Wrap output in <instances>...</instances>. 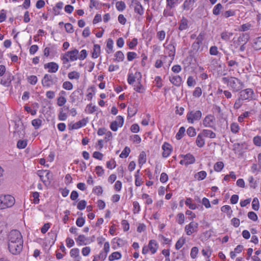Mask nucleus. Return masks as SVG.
Here are the masks:
<instances>
[{
    "instance_id": "f257e3e1",
    "label": "nucleus",
    "mask_w": 261,
    "mask_h": 261,
    "mask_svg": "<svg viewBox=\"0 0 261 261\" xmlns=\"http://www.w3.org/2000/svg\"><path fill=\"white\" fill-rule=\"evenodd\" d=\"M8 248L14 255L19 254L23 248V240L21 233L17 230L10 231L8 236Z\"/></svg>"
},
{
    "instance_id": "f03ea898",
    "label": "nucleus",
    "mask_w": 261,
    "mask_h": 261,
    "mask_svg": "<svg viewBox=\"0 0 261 261\" xmlns=\"http://www.w3.org/2000/svg\"><path fill=\"white\" fill-rule=\"evenodd\" d=\"M222 81L225 84H227V86L234 92H238L243 88V83L238 79L234 77L229 78L224 77L222 78Z\"/></svg>"
},
{
    "instance_id": "7ed1b4c3",
    "label": "nucleus",
    "mask_w": 261,
    "mask_h": 261,
    "mask_svg": "<svg viewBox=\"0 0 261 261\" xmlns=\"http://www.w3.org/2000/svg\"><path fill=\"white\" fill-rule=\"evenodd\" d=\"M15 202V198L10 195H0V210L11 207Z\"/></svg>"
},
{
    "instance_id": "20e7f679",
    "label": "nucleus",
    "mask_w": 261,
    "mask_h": 261,
    "mask_svg": "<svg viewBox=\"0 0 261 261\" xmlns=\"http://www.w3.org/2000/svg\"><path fill=\"white\" fill-rule=\"evenodd\" d=\"M79 51L76 49L67 51L61 59L63 61V64L65 66L69 61H74L78 59Z\"/></svg>"
},
{
    "instance_id": "39448f33",
    "label": "nucleus",
    "mask_w": 261,
    "mask_h": 261,
    "mask_svg": "<svg viewBox=\"0 0 261 261\" xmlns=\"http://www.w3.org/2000/svg\"><path fill=\"white\" fill-rule=\"evenodd\" d=\"M58 82V78L56 75L45 74L41 81L42 86L49 88L56 84Z\"/></svg>"
},
{
    "instance_id": "423d86ee",
    "label": "nucleus",
    "mask_w": 261,
    "mask_h": 261,
    "mask_svg": "<svg viewBox=\"0 0 261 261\" xmlns=\"http://www.w3.org/2000/svg\"><path fill=\"white\" fill-rule=\"evenodd\" d=\"M202 117V112L200 110L189 111L187 115L188 122L193 123L194 121L199 120Z\"/></svg>"
},
{
    "instance_id": "0eeeda50",
    "label": "nucleus",
    "mask_w": 261,
    "mask_h": 261,
    "mask_svg": "<svg viewBox=\"0 0 261 261\" xmlns=\"http://www.w3.org/2000/svg\"><path fill=\"white\" fill-rule=\"evenodd\" d=\"M239 96L243 100H251L255 99L254 91L251 88H247L241 91L239 93Z\"/></svg>"
},
{
    "instance_id": "6e6552de",
    "label": "nucleus",
    "mask_w": 261,
    "mask_h": 261,
    "mask_svg": "<svg viewBox=\"0 0 261 261\" xmlns=\"http://www.w3.org/2000/svg\"><path fill=\"white\" fill-rule=\"evenodd\" d=\"M232 146L233 150L241 155L249 149V145L246 142L234 143Z\"/></svg>"
},
{
    "instance_id": "1a4fd4ad",
    "label": "nucleus",
    "mask_w": 261,
    "mask_h": 261,
    "mask_svg": "<svg viewBox=\"0 0 261 261\" xmlns=\"http://www.w3.org/2000/svg\"><path fill=\"white\" fill-rule=\"evenodd\" d=\"M41 181L45 184H49L50 182L51 175L49 170H39L37 172Z\"/></svg>"
},
{
    "instance_id": "9d476101",
    "label": "nucleus",
    "mask_w": 261,
    "mask_h": 261,
    "mask_svg": "<svg viewBox=\"0 0 261 261\" xmlns=\"http://www.w3.org/2000/svg\"><path fill=\"white\" fill-rule=\"evenodd\" d=\"M198 223L195 221H192L188 225H186L185 230L188 236H190L198 231Z\"/></svg>"
},
{
    "instance_id": "9b49d317",
    "label": "nucleus",
    "mask_w": 261,
    "mask_h": 261,
    "mask_svg": "<svg viewBox=\"0 0 261 261\" xmlns=\"http://www.w3.org/2000/svg\"><path fill=\"white\" fill-rule=\"evenodd\" d=\"M142 79V75L140 72H136L134 74L129 73L127 77V82L130 85L135 84V82L136 83L137 82H139V81H141Z\"/></svg>"
},
{
    "instance_id": "f8f14e48",
    "label": "nucleus",
    "mask_w": 261,
    "mask_h": 261,
    "mask_svg": "<svg viewBox=\"0 0 261 261\" xmlns=\"http://www.w3.org/2000/svg\"><path fill=\"white\" fill-rule=\"evenodd\" d=\"M215 120L214 116L211 114L208 115L203 119L202 124L205 127L213 128Z\"/></svg>"
},
{
    "instance_id": "ddd939ff",
    "label": "nucleus",
    "mask_w": 261,
    "mask_h": 261,
    "mask_svg": "<svg viewBox=\"0 0 261 261\" xmlns=\"http://www.w3.org/2000/svg\"><path fill=\"white\" fill-rule=\"evenodd\" d=\"M124 122V120L122 117L118 116L116 117L115 121H113L110 125L111 129L114 132L118 129V127H122Z\"/></svg>"
},
{
    "instance_id": "4468645a",
    "label": "nucleus",
    "mask_w": 261,
    "mask_h": 261,
    "mask_svg": "<svg viewBox=\"0 0 261 261\" xmlns=\"http://www.w3.org/2000/svg\"><path fill=\"white\" fill-rule=\"evenodd\" d=\"M132 5L134 6L135 12L139 15L144 14V9L139 2L137 0H132Z\"/></svg>"
},
{
    "instance_id": "2eb2a0df",
    "label": "nucleus",
    "mask_w": 261,
    "mask_h": 261,
    "mask_svg": "<svg viewBox=\"0 0 261 261\" xmlns=\"http://www.w3.org/2000/svg\"><path fill=\"white\" fill-rule=\"evenodd\" d=\"M249 40V36L246 34H243L240 36L238 39L234 41L233 43L235 44L236 47L240 45L245 44Z\"/></svg>"
},
{
    "instance_id": "dca6fc26",
    "label": "nucleus",
    "mask_w": 261,
    "mask_h": 261,
    "mask_svg": "<svg viewBox=\"0 0 261 261\" xmlns=\"http://www.w3.org/2000/svg\"><path fill=\"white\" fill-rule=\"evenodd\" d=\"M45 69H48V72L49 73H56L59 69V65L57 63L51 62L45 64L44 65Z\"/></svg>"
},
{
    "instance_id": "f3484780",
    "label": "nucleus",
    "mask_w": 261,
    "mask_h": 261,
    "mask_svg": "<svg viewBox=\"0 0 261 261\" xmlns=\"http://www.w3.org/2000/svg\"><path fill=\"white\" fill-rule=\"evenodd\" d=\"M162 148L163 150L162 156L164 158H167L170 155L172 148L170 144L165 142L162 145Z\"/></svg>"
},
{
    "instance_id": "a211bd4d",
    "label": "nucleus",
    "mask_w": 261,
    "mask_h": 261,
    "mask_svg": "<svg viewBox=\"0 0 261 261\" xmlns=\"http://www.w3.org/2000/svg\"><path fill=\"white\" fill-rule=\"evenodd\" d=\"M56 53L57 49L55 45L49 44L48 46L46 47L43 50V55L46 57H48L50 54L54 55Z\"/></svg>"
},
{
    "instance_id": "6ab92c4d",
    "label": "nucleus",
    "mask_w": 261,
    "mask_h": 261,
    "mask_svg": "<svg viewBox=\"0 0 261 261\" xmlns=\"http://www.w3.org/2000/svg\"><path fill=\"white\" fill-rule=\"evenodd\" d=\"M198 0H185L182 8L184 10L188 11L190 9H193V7L194 4Z\"/></svg>"
},
{
    "instance_id": "aec40b11",
    "label": "nucleus",
    "mask_w": 261,
    "mask_h": 261,
    "mask_svg": "<svg viewBox=\"0 0 261 261\" xmlns=\"http://www.w3.org/2000/svg\"><path fill=\"white\" fill-rule=\"evenodd\" d=\"M70 255L73 258V261H80L81 257L80 255V250L75 248L70 250Z\"/></svg>"
},
{
    "instance_id": "412c9836",
    "label": "nucleus",
    "mask_w": 261,
    "mask_h": 261,
    "mask_svg": "<svg viewBox=\"0 0 261 261\" xmlns=\"http://www.w3.org/2000/svg\"><path fill=\"white\" fill-rule=\"evenodd\" d=\"M169 81L175 86L179 87L181 84L182 79L179 75H173L169 77Z\"/></svg>"
},
{
    "instance_id": "4be33fe9",
    "label": "nucleus",
    "mask_w": 261,
    "mask_h": 261,
    "mask_svg": "<svg viewBox=\"0 0 261 261\" xmlns=\"http://www.w3.org/2000/svg\"><path fill=\"white\" fill-rule=\"evenodd\" d=\"M148 246L151 254H154L156 252L159 247L156 241L154 240H150L149 242Z\"/></svg>"
},
{
    "instance_id": "5701e85b",
    "label": "nucleus",
    "mask_w": 261,
    "mask_h": 261,
    "mask_svg": "<svg viewBox=\"0 0 261 261\" xmlns=\"http://www.w3.org/2000/svg\"><path fill=\"white\" fill-rule=\"evenodd\" d=\"M165 51L169 56L173 58L175 54V46L172 44H169L166 46Z\"/></svg>"
},
{
    "instance_id": "b1692460",
    "label": "nucleus",
    "mask_w": 261,
    "mask_h": 261,
    "mask_svg": "<svg viewBox=\"0 0 261 261\" xmlns=\"http://www.w3.org/2000/svg\"><path fill=\"white\" fill-rule=\"evenodd\" d=\"M87 122V118H84L82 120L73 124L71 126V128L73 129H79L83 126H85Z\"/></svg>"
},
{
    "instance_id": "393cba45",
    "label": "nucleus",
    "mask_w": 261,
    "mask_h": 261,
    "mask_svg": "<svg viewBox=\"0 0 261 261\" xmlns=\"http://www.w3.org/2000/svg\"><path fill=\"white\" fill-rule=\"evenodd\" d=\"M181 156L185 159L186 162V166L193 164L195 162L194 156L190 153H188L186 155H181Z\"/></svg>"
},
{
    "instance_id": "a878e982",
    "label": "nucleus",
    "mask_w": 261,
    "mask_h": 261,
    "mask_svg": "<svg viewBox=\"0 0 261 261\" xmlns=\"http://www.w3.org/2000/svg\"><path fill=\"white\" fill-rule=\"evenodd\" d=\"M200 133L204 137L213 139L216 137V134L212 130L209 129H203Z\"/></svg>"
},
{
    "instance_id": "bb28decb",
    "label": "nucleus",
    "mask_w": 261,
    "mask_h": 261,
    "mask_svg": "<svg viewBox=\"0 0 261 261\" xmlns=\"http://www.w3.org/2000/svg\"><path fill=\"white\" fill-rule=\"evenodd\" d=\"M141 81H139V82H137L133 86L134 87V89L136 92L143 93L145 92V89L141 83Z\"/></svg>"
},
{
    "instance_id": "cd10ccee",
    "label": "nucleus",
    "mask_w": 261,
    "mask_h": 261,
    "mask_svg": "<svg viewBox=\"0 0 261 261\" xmlns=\"http://www.w3.org/2000/svg\"><path fill=\"white\" fill-rule=\"evenodd\" d=\"M196 144L199 147H202L205 144V140L204 137L200 133L196 138Z\"/></svg>"
},
{
    "instance_id": "c85d7f7f",
    "label": "nucleus",
    "mask_w": 261,
    "mask_h": 261,
    "mask_svg": "<svg viewBox=\"0 0 261 261\" xmlns=\"http://www.w3.org/2000/svg\"><path fill=\"white\" fill-rule=\"evenodd\" d=\"M188 21L187 19L183 17L179 22L178 29L180 31H183L187 29L188 28Z\"/></svg>"
},
{
    "instance_id": "c756f323",
    "label": "nucleus",
    "mask_w": 261,
    "mask_h": 261,
    "mask_svg": "<svg viewBox=\"0 0 261 261\" xmlns=\"http://www.w3.org/2000/svg\"><path fill=\"white\" fill-rule=\"evenodd\" d=\"M100 53V46L98 44L94 45L93 51L92 53V57L93 58H97L99 56Z\"/></svg>"
},
{
    "instance_id": "7c9ffc66",
    "label": "nucleus",
    "mask_w": 261,
    "mask_h": 261,
    "mask_svg": "<svg viewBox=\"0 0 261 261\" xmlns=\"http://www.w3.org/2000/svg\"><path fill=\"white\" fill-rule=\"evenodd\" d=\"M243 246L239 245H238L234 249V251H232L230 252V256L232 259L234 258L236 256L237 253H241L243 250Z\"/></svg>"
},
{
    "instance_id": "2f4dec72",
    "label": "nucleus",
    "mask_w": 261,
    "mask_h": 261,
    "mask_svg": "<svg viewBox=\"0 0 261 261\" xmlns=\"http://www.w3.org/2000/svg\"><path fill=\"white\" fill-rule=\"evenodd\" d=\"M114 60L116 62H119L124 60V55L121 51H117L114 55Z\"/></svg>"
},
{
    "instance_id": "473e14b6",
    "label": "nucleus",
    "mask_w": 261,
    "mask_h": 261,
    "mask_svg": "<svg viewBox=\"0 0 261 261\" xmlns=\"http://www.w3.org/2000/svg\"><path fill=\"white\" fill-rule=\"evenodd\" d=\"M252 46L255 50L261 49V36L254 39Z\"/></svg>"
},
{
    "instance_id": "72a5a7b5",
    "label": "nucleus",
    "mask_w": 261,
    "mask_h": 261,
    "mask_svg": "<svg viewBox=\"0 0 261 261\" xmlns=\"http://www.w3.org/2000/svg\"><path fill=\"white\" fill-rule=\"evenodd\" d=\"M137 106L135 105L129 106L127 109L128 115L129 117L134 116L137 112Z\"/></svg>"
},
{
    "instance_id": "f704fd0d",
    "label": "nucleus",
    "mask_w": 261,
    "mask_h": 261,
    "mask_svg": "<svg viewBox=\"0 0 261 261\" xmlns=\"http://www.w3.org/2000/svg\"><path fill=\"white\" fill-rule=\"evenodd\" d=\"M80 77V73L76 71L70 72L68 74V77L70 80H78Z\"/></svg>"
},
{
    "instance_id": "c9c22d12",
    "label": "nucleus",
    "mask_w": 261,
    "mask_h": 261,
    "mask_svg": "<svg viewBox=\"0 0 261 261\" xmlns=\"http://www.w3.org/2000/svg\"><path fill=\"white\" fill-rule=\"evenodd\" d=\"M80 94L79 90L73 91L70 96V98L72 102H74L79 99V95Z\"/></svg>"
},
{
    "instance_id": "e433bc0d",
    "label": "nucleus",
    "mask_w": 261,
    "mask_h": 261,
    "mask_svg": "<svg viewBox=\"0 0 261 261\" xmlns=\"http://www.w3.org/2000/svg\"><path fill=\"white\" fill-rule=\"evenodd\" d=\"M210 54L212 56H221V53L219 52L216 46H212L210 48Z\"/></svg>"
},
{
    "instance_id": "4c0bfd02",
    "label": "nucleus",
    "mask_w": 261,
    "mask_h": 261,
    "mask_svg": "<svg viewBox=\"0 0 261 261\" xmlns=\"http://www.w3.org/2000/svg\"><path fill=\"white\" fill-rule=\"evenodd\" d=\"M207 173L204 171H200L195 175V178L198 180L204 179L206 176Z\"/></svg>"
},
{
    "instance_id": "58836bf2",
    "label": "nucleus",
    "mask_w": 261,
    "mask_h": 261,
    "mask_svg": "<svg viewBox=\"0 0 261 261\" xmlns=\"http://www.w3.org/2000/svg\"><path fill=\"white\" fill-rule=\"evenodd\" d=\"M173 8H170L166 6V8L163 12V15L165 17L172 16L174 15Z\"/></svg>"
},
{
    "instance_id": "ea45409f",
    "label": "nucleus",
    "mask_w": 261,
    "mask_h": 261,
    "mask_svg": "<svg viewBox=\"0 0 261 261\" xmlns=\"http://www.w3.org/2000/svg\"><path fill=\"white\" fill-rule=\"evenodd\" d=\"M223 8L222 5L219 3L217 4L213 8V13L215 15H218L220 13V11Z\"/></svg>"
},
{
    "instance_id": "a19ab883",
    "label": "nucleus",
    "mask_w": 261,
    "mask_h": 261,
    "mask_svg": "<svg viewBox=\"0 0 261 261\" xmlns=\"http://www.w3.org/2000/svg\"><path fill=\"white\" fill-rule=\"evenodd\" d=\"M146 162V153L144 151H142L139 156L138 159V163L140 165H142Z\"/></svg>"
},
{
    "instance_id": "79ce46f5",
    "label": "nucleus",
    "mask_w": 261,
    "mask_h": 261,
    "mask_svg": "<svg viewBox=\"0 0 261 261\" xmlns=\"http://www.w3.org/2000/svg\"><path fill=\"white\" fill-rule=\"evenodd\" d=\"M185 242H186L185 238H184L183 237H181L180 238H179L178 239V240L176 242V244H175L176 249L179 250V249H180L182 247L184 244L185 243Z\"/></svg>"
},
{
    "instance_id": "37998d69",
    "label": "nucleus",
    "mask_w": 261,
    "mask_h": 261,
    "mask_svg": "<svg viewBox=\"0 0 261 261\" xmlns=\"http://www.w3.org/2000/svg\"><path fill=\"white\" fill-rule=\"evenodd\" d=\"M113 41L111 39H109L107 43V53L111 54L113 52Z\"/></svg>"
},
{
    "instance_id": "c03bdc74",
    "label": "nucleus",
    "mask_w": 261,
    "mask_h": 261,
    "mask_svg": "<svg viewBox=\"0 0 261 261\" xmlns=\"http://www.w3.org/2000/svg\"><path fill=\"white\" fill-rule=\"evenodd\" d=\"M121 257V254L119 252H114L112 253L109 257L110 261H113L115 259H119Z\"/></svg>"
},
{
    "instance_id": "a18cd8bd",
    "label": "nucleus",
    "mask_w": 261,
    "mask_h": 261,
    "mask_svg": "<svg viewBox=\"0 0 261 261\" xmlns=\"http://www.w3.org/2000/svg\"><path fill=\"white\" fill-rule=\"evenodd\" d=\"M178 3V0H166V6L170 8H174Z\"/></svg>"
},
{
    "instance_id": "49530a36",
    "label": "nucleus",
    "mask_w": 261,
    "mask_h": 261,
    "mask_svg": "<svg viewBox=\"0 0 261 261\" xmlns=\"http://www.w3.org/2000/svg\"><path fill=\"white\" fill-rule=\"evenodd\" d=\"M130 152V148L126 146L124 148V149L122 150V151L121 152L119 156L121 158H126L128 156Z\"/></svg>"
},
{
    "instance_id": "de8ad7c7",
    "label": "nucleus",
    "mask_w": 261,
    "mask_h": 261,
    "mask_svg": "<svg viewBox=\"0 0 261 261\" xmlns=\"http://www.w3.org/2000/svg\"><path fill=\"white\" fill-rule=\"evenodd\" d=\"M224 168V164L222 162H218L215 164L214 166V170L216 172L221 171Z\"/></svg>"
},
{
    "instance_id": "09e8293b",
    "label": "nucleus",
    "mask_w": 261,
    "mask_h": 261,
    "mask_svg": "<svg viewBox=\"0 0 261 261\" xmlns=\"http://www.w3.org/2000/svg\"><path fill=\"white\" fill-rule=\"evenodd\" d=\"M230 130L233 134H237L240 130V126L236 122H233L230 125Z\"/></svg>"
},
{
    "instance_id": "8fccbe9b",
    "label": "nucleus",
    "mask_w": 261,
    "mask_h": 261,
    "mask_svg": "<svg viewBox=\"0 0 261 261\" xmlns=\"http://www.w3.org/2000/svg\"><path fill=\"white\" fill-rule=\"evenodd\" d=\"M28 82L32 85H35L38 82V78L36 75H30L27 77Z\"/></svg>"
},
{
    "instance_id": "3c124183",
    "label": "nucleus",
    "mask_w": 261,
    "mask_h": 261,
    "mask_svg": "<svg viewBox=\"0 0 261 261\" xmlns=\"http://www.w3.org/2000/svg\"><path fill=\"white\" fill-rule=\"evenodd\" d=\"M116 7L119 11H122L125 9L126 5L124 2L119 1L116 3Z\"/></svg>"
},
{
    "instance_id": "603ef678",
    "label": "nucleus",
    "mask_w": 261,
    "mask_h": 261,
    "mask_svg": "<svg viewBox=\"0 0 261 261\" xmlns=\"http://www.w3.org/2000/svg\"><path fill=\"white\" fill-rule=\"evenodd\" d=\"M232 33L227 32H223L221 34V38L225 41H228L232 36Z\"/></svg>"
},
{
    "instance_id": "864d4df0",
    "label": "nucleus",
    "mask_w": 261,
    "mask_h": 261,
    "mask_svg": "<svg viewBox=\"0 0 261 261\" xmlns=\"http://www.w3.org/2000/svg\"><path fill=\"white\" fill-rule=\"evenodd\" d=\"M65 109V107L60 109V113L58 116L59 119L61 121L65 120L67 119V115L64 112L63 110Z\"/></svg>"
},
{
    "instance_id": "5fc2aeb1",
    "label": "nucleus",
    "mask_w": 261,
    "mask_h": 261,
    "mask_svg": "<svg viewBox=\"0 0 261 261\" xmlns=\"http://www.w3.org/2000/svg\"><path fill=\"white\" fill-rule=\"evenodd\" d=\"M42 124V120L40 119H35L32 121V124L35 129H38L40 127Z\"/></svg>"
},
{
    "instance_id": "6e6d98bb",
    "label": "nucleus",
    "mask_w": 261,
    "mask_h": 261,
    "mask_svg": "<svg viewBox=\"0 0 261 261\" xmlns=\"http://www.w3.org/2000/svg\"><path fill=\"white\" fill-rule=\"evenodd\" d=\"M185 132V127L183 126L180 127L178 132H177V133L176 134V136H175L176 139H177V140L181 139L183 137Z\"/></svg>"
},
{
    "instance_id": "4d7b16f0",
    "label": "nucleus",
    "mask_w": 261,
    "mask_h": 261,
    "mask_svg": "<svg viewBox=\"0 0 261 261\" xmlns=\"http://www.w3.org/2000/svg\"><path fill=\"white\" fill-rule=\"evenodd\" d=\"M253 143L254 145L257 147L261 146V136H256L253 138Z\"/></svg>"
},
{
    "instance_id": "13d9d810",
    "label": "nucleus",
    "mask_w": 261,
    "mask_h": 261,
    "mask_svg": "<svg viewBox=\"0 0 261 261\" xmlns=\"http://www.w3.org/2000/svg\"><path fill=\"white\" fill-rule=\"evenodd\" d=\"M66 101L67 100L66 98L63 96H60L57 98V105L59 107L64 106L66 103Z\"/></svg>"
},
{
    "instance_id": "bf43d9fd",
    "label": "nucleus",
    "mask_w": 261,
    "mask_h": 261,
    "mask_svg": "<svg viewBox=\"0 0 261 261\" xmlns=\"http://www.w3.org/2000/svg\"><path fill=\"white\" fill-rule=\"evenodd\" d=\"M33 199H32L33 202L35 204H38L39 203V194L37 192H34L32 193Z\"/></svg>"
},
{
    "instance_id": "052dcab7",
    "label": "nucleus",
    "mask_w": 261,
    "mask_h": 261,
    "mask_svg": "<svg viewBox=\"0 0 261 261\" xmlns=\"http://www.w3.org/2000/svg\"><path fill=\"white\" fill-rule=\"evenodd\" d=\"M243 101V99L241 98V97L239 96V98L235 101L233 106L234 109L236 110L239 109L242 106Z\"/></svg>"
},
{
    "instance_id": "680f3d73",
    "label": "nucleus",
    "mask_w": 261,
    "mask_h": 261,
    "mask_svg": "<svg viewBox=\"0 0 261 261\" xmlns=\"http://www.w3.org/2000/svg\"><path fill=\"white\" fill-rule=\"evenodd\" d=\"M63 88L67 90H71L73 89L72 84L69 81L64 82L62 85Z\"/></svg>"
},
{
    "instance_id": "e2e57ef3",
    "label": "nucleus",
    "mask_w": 261,
    "mask_h": 261,
    "mask_svg": "<svg viewBox=\"0 0 261 261\" xmlns=\"http://www.w3.org/2000/svg\"><path fill=\"white\" fill-rule=\"evenodd\" d=\"M187 133L188 135L191 137H194L196 135L195 129L192 126L189 127L188 128Z\"/></svg>"
},
{
    "instance_id": "0e129e2a",
    "label": "nucleus",
    "mask_w": 261,
    "mask_h": 261,
    "mask_svg": "<svg viewBox=\"0 0 261 261\" xmlns=\"http://www.w3.org/2000/svg\"><path fill=\"white\" fill-rule=\"evenodd\" d=\"M252 208L255 211H257L259 209V201L257 198H254L253 199V201L252 202Z\"/></svg>"
},
{
    "instance_id": "69168bd1",
    "label": "nucleus",
    "mask_w": 261,
    "mask_h": 261,
    "mask_svg": "<svg viewBox=\"0 0 261 261\" xmlns=\"http://www.w3.org/2000/svg\"><path fill=\"white\" fill-rule=\"evenodd\" d=\"M86 204L87 202L85 200H81L77 203V208L79 210H83L86 207Z\"/></svg>"
},
{
    "instance_id": "338daca9",
    "label": "nucleus",
    "mask_w": 261,
    "mask_h": 261,
    "mask_svg": "<svg viewBox=\"0 0 261 261\" xmlns=\"http://www.w3.org/2000/svg\"><path fill=\"white\" fill-rule=\"evenodd\" d=\"M236 13L235 11L232 10H229L228 11H225L224 13L222 14L223 16L225 18H228L230 16H232L235 15Z\"/></svg>"
},
{
    "instance_id": "774afa93",
    "label": "nucleus",
    "mask_w": 261,
    "mask_h": 261,
    "mask_svg": "<svg viewBox=\"0 0 261 261\" xmlns=\"http://www.w3.org/2000/svg\"><path fill=\"white\" fill-rule=\"evenodd\" d=\"M27 145V142L25 140H19L17 142V146L19 149L24 148Z\"/></svg>"
}]
</instances>
